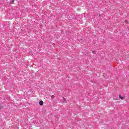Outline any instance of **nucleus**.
<instances>
[{"mask_svg":"<svg viewBox=\"0 0 129 129\" xmlns=\"http://www.w3.org/2000/svg\"><path fill=\"white\" fill-rule=\"evenodd\" d=\"M92 53H93V54H95L96 53L95 51H93Z\"/></svg>","mask_w":129,"mask_h":129,"instance_id":"3","label":"nucleus"},{"mask_svg":"<svg viewBox=\"0 0 129 129\" xmlns=\"http://www.w3.org/2000/svg\"><path fill=\"white\" fill-rule=\"evenodd\" d=\"M43 104H44V102H43V101H40L39 102V105H40L41 106L43 105Z\"/></svg>","mask_w":129,"mask_h":129,"instance_id":"1","label":"nucleus"},{"mask_svg":"<svg viewBox=\"0 0 129 129\" xmlns=\"http://www.w3.org/2000/svg\"><path fill=\"white\" fill-rule=\"evenodd\" d=\"M54 95H52V96H51V98H54Z\"/></svg>","mask_w":129,"mask_h":129,"instance_id":"4","label":"nucleus"},{"mask_svg":"<svg viewBox=\"0 0 129 129\" xmlns=\"http://www.w3.org/2000/svg\"><path fill=\"white\" fill-rule=\"evenodd\" d=\"M14 2H15V0L12 1V3H14Z\"/></svg>","mask_w":129,"mask_h":129,"instance_id":"5","label":"nucleus"},{"mask_svg":"<svg viewBox=\"0 0 129 129\" xmlns=\"http://www.w3.org/2000/svg\"><path fill=\"white\" fill-rule=\"evenodd\" d=\"M119 98H120V99H121V100H122L123 99V97H122L121 95H119Z\"/></svg>","mask_w":129,"mask_h":129,"instance_id":"2","label":"nucleus"}]
</instances>
